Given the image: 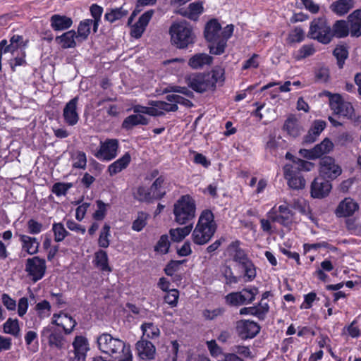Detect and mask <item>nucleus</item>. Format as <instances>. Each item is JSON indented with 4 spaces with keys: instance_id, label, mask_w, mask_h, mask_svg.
Here are the masks:
<instances>
[{
    "instance_id": "48",
    "label": "nucleus",
    "mask_w": 361,
    "mask_h": 361,
    "mask_svg": "<svg viewBox=\"0 0 361 361\" xmlns=\"http://www.w3.org/2000/svg\"><path fill=\"white\" fill-rule=\"evenodd\" d=\"M110 226L105 224L101 232L98 239V245L99 247L106 248L109 245V237L110 236Z\"/></svg>"
},
{
    "instance_id": "22",
    "label": "nucleus",
    "mask_w": 361,
    "mask_h": 361,
    "mask_svg": "<svg viewBox=\"0 0 361 361\" xmlns=\"http://www.w3.org/2000/svg\"><path fill=\"white\" fill-rule=\"evenodd\" d=\"M136 349L138 356L142 360H152L154 358L156 348L150 341L141 340L137 342Z\"/></svg>"
},
{
    "instance_id": "58",
    "label": "nucleus",
    "mask_w": 361,
    "mask_h": 361,
    "mask_svg": "<svg viewBox=\"0 0 361 361\" xmlns=\"http://www.w3.org/2000/svg\"><path fill=\"white\" fill-rule=\"evenodd\" d=\"M221 271L226 279V284L231 285L233 283H237L238 282V277L233 275L230 267L224 265L221 269Z\"/></svg>"
},
{
    "instance_id": "50",
    "label": "nucleus",
    "mask_w": 361,
    "mask_h": 361,
    "mask_svg": "<svg viewBox=\"0 0 361 361\" xmlns=\"http://www.w3.org/2000/svg\"><path fill=\"white\" fill-rule=\"evenodd\" d=\"M294 166V169L297 171L300 172V171H311L314 164L310 161L302 160L300 158L293 159V164H291Z\"/></svg>"
},
{
    "instance_id": "15",
    "label": "nucleus",
    "mask_w": 361,
    "mask_h": 361,
    "mask_svg": "<svg viewBox=\"0 0 361 361\" xmlns=\"http://www.w3.org/2000/svg\"><path fill=\"white\" fill-rule=\"evenodd\" d=\"M78 100V97H75L66 104L63 110L64 121L68 126H75L79 121V115L77 111Z\"/></svg>"
},
{
    "instance_id": "28",
    "label": "nucleus",
    "mask_w": 361,
    "mask_h": 361,
    "mask_svg": "<svg viewBox=\"0 0 361 361\" xmlns=\"http://www.w3.org/2000/svg\"><path fill=\"white\" fill-rule=\"evenodd\" d=\"M149 118L141 114H132L127 116L122 123V128L126 130H130L137 125H147Z\"/></svg>"
},
{
    "instance_id": "51",
    "label": "nucleus",
    "mask_w": 361,
    "mask_h": 361,
    "mask_svg": "<svg viewBox=\"0 0 361 361\" xmlns=\"http://www.w3.org/2000/svg\"><path fill=\"white\" fill-rule=\"evenodd\" d=\"M74 162L73 164V166L77 169H85L87 165V157L85 152L81 151L76 152L72 156Z\"/></svg>"
},
{
    "instance_id": "16",
    "label": "nucleus",
    "mask_w": 361,
    "mask_h": 361,
    "mask_svg": "<svg viewBox=\"0 0 361 361\" xmlns=\"http://www.w3.org/2000/svg\"><path fill=\"white\" fill-rule=\"evenodd\" d=\"M233 32V25H228L224 30L221 29L220 39L216 42V45L210 44L209 46V52L212 54L219 55L224 52L226 46V42L231 37Z\"/></svg>"
},
{
    "instance_id": "20",
    "label": "nucleus",
    "mask_w": 361,
    "mask_h": 361,
    "mask_svg": "<svg viewBox=\"0 0 361 361\" xmlns=\"http://www.w3.org/2000/svg\"><path fill=\"white\" fill-rule=\"evenodd\" d=\"M153 14L154 11L149 10L139 18L138 21L131 28L130 35L132 37L137 39L142 36Z\"/></svg>"
},
{
    "instance_id": "41",
    "label": "nucleus",
    "mask_w": 361,
    "mask_h": 361,
    "mask_svg": "<svg viewBox=\"0 0 361 361\" xmlns=\"http://www.w3.org/2000/svg\"><path fill=\"white\" fill-rule=\"evenodd\" d=\"M165 178L164 176H160L157 177L150 187V190L152 192L155 199L162 198L166 191L163 190V185L164 183Z\"/></svg>"
},
{
    "instance_id": "45",
    "label": "nucleus",
    "mask_w": 361,
    "mask_h": 361,
    "mask_svg": "<svg viewBox=\"0 0 361 361\" xmlns=\"http://www.w3.org/2000/svg\"><path fill=\"white\" fill-rule=\"evenodd\" d=\"M52 230L54 233V240L61 242L68 235V232L66 230L61 223H55L52 226Z\"/></svg>"
},
{
    "instance_id": "26",
    "label": "nucleus",
    "mask_w": 361,
    "mask_h": 361,
    "mask_svg": "<svg viewBox=\"0 0 361 361\" xmlns=\"http://www.w3.org/2000/svg\"><path fill=\"white\" fill-rule=\"evenodd\" d=\"M228 252L233 257V259L243 265L250 261L245 251L240 247V241L232 242L228 246Z\"/></svg>"
},
{
    "instance_id": "31",
    "label": "nucleus",
    "mask_w": 361,
    "mask_h": 361,
    "mask_svg": "<svg viewBox=\"0 0 361 361\" xmlns=\"http://www.w3.org/2000/svg\"><path fill=\"white\" fill-rule=\"evenodd\" d=\"M96 267L102 271L111 272V268L109 265L108 255L106 251L99 250L94 254Z\"/></svg>"
},
{
    "instance_id": "35",
    "label": "nucleus",
    "mask_w": 361,
    "mask_h": 361,
    "mask_svg": "<svg viewBox=\"0 0 361 361\" xmlns=\"http://www.w3.org/2000/svg\"><path fill=\"white\" fill-rule=\"evenodd\" d=\"M203 10L202 3L193 2L190 4L187 9L181 13L191 20H196L199 16L203 12Z\"/></svg>"
},
{
    "instance_id": "56",
    "label": "nucleus",
    "mask_w": 361,
    "mask_h": 361,
    "mask_svg": "<svg viewBox=\"0 0 361 361\" xmlns=\"http://www.w3.org/2000/svg\"><path fill=\"white\" fill-rule=\"evenodd\" d=\"M90 12L91 15L94 18V20H92L94 23L93 31L96 32L97 31L99 22L100 21V18L103 12V8L97 4H93L90 7Z\"/></svg>"
},
{
    "instance_id": "24",
    "label": "nucleus",
    "mask_w": 361,
    "mask_h": 361,
    "mask_svg": "<svg viewBox=\"0 0 361 361\" xmlns=\"http://www.w3.org/2000/svg\"><path fill=\"white\" fill-rule=\"evenodd\" d=\"M331 109L334 114L341 116L352 118L354 116V108L350 102L344 101L341 97L335 106H332Z\"/></svg>"
},
{
    "instance_id": "19",
    "label": "nucleus",
    "mask_w": 361,
    "mask_h": 361,
    "mask_svg": "<svg viewBox=\"0 0 361 361\" xmlns=\"http://www.w3.org/2000/svg\"><path fill=\"white\" fill-rule=\"evenodd\" d=\"M52 324L63 328L66 334H70L77 324L71 316L63 312L54 314L52 317Z\"/></svg>"
},
{
    "instance_id": "55",
    "label": "nucleus",
    "mask_w": 361,
    "mask_h": 361,
    "mask_svg": "<svg viewBox=\"0 0 361 361\" xmlns=\"http://www.w3.org/2000/svg\"><path fill=\"white\" fill-rule=\"evenodd\" d=\"M170 247V243L167 235H163L160 237L157 242L154 250L161 254H166L168 252Z\"/></svg>"
},
{
    "instance_id": "3",
    "label": "nucleus",
    "mask_w": 361,
    "mask_h": 361,
    "mask_svg": "<svg viewBox=\"0 0 361 361\" xmlns=\"http://www.w3.org/2000/svg\"><path fill=\"white\" fill-rule=\"evenodd\" d=\"M174 221L180 224H187L195 216L196 204L193 198L188 195L181 196L173 205Z\"/></svg>"
},
{
    "instance_id": "29",
    "label": "nucleus",
    "mask_w": 361,
    "mask_h": 361,
    "mask_svg": "<svg viewBox=\"0 0 361 361\" xmlns=\"http://www.w3.org/2000/svg\"><path fill=\"white\" fill-rule=\"evenodd\" d=\"M350 34L353 37L361 36V10H357L348 16Z\"/></svg>"
},
{
    "instance_id": "61",
    "label": "nucleus",
    "mask_w": 361,
    "mask_h": 361,
    "mask_svg": "<svg viewBox=\"0 0 361 361\" xmlns=\"http://www.w3.org/2000/svg\"><path fill=\"white\" fill-rule=\"evenodd\" d=\"M255 307V317L260 320H263L269 310V306L267 302L260 301V302Z\"/></svg>"
},
{
    "instance_id": "14",
    "label": "nucleus",
    "mask_w": 361,
    "mask_h": 361,
    "mask_svg": "<svg viewBox=\"0 0 361 361\" xmlns=\"http://www.w3.org/2000/svg\"><path fill=\"white\" fill-rule=\"evenodd\" d=\"M331 188L329 180L320 176L315 178L311 184V195L314 198H324L329 194Z\"/></svg>"
},
{
    "instance_id": "49",
    "label": "nucleus",
    "mask_w": 361,
    "mask_h": 361,
    "mask_svg": "<svg viewBox=\"0 0 361 361\" xmlns=\"http://www.w3.org/2000/svg\"><path fill=\"white\" fill-rule=\"evenodd\" d=\"M304 39V30L300 27H296L290 32L287 39L289 43H299L303 41Z\"/></svg>"
},
{
    "instance_id": "17",
    "label": "nucleus",
    "mask_w": 361,
    "mask_h": 361,
    "mask_svg": "<svg viewBox=\"0 0 361 361\" xmlns=\"http://www.w3.org/2000/svg\"><path fill=\"white\" fill-rule=\"evenodd\" d=\"M359 209V204L351 197H345L337 206L335 214L338 217L353 216Z\"/></svg>"
},
{
    "instance_id": "2",
    "label": "nucleus",
    "mask_w": 361,
    "mask_h": 361,
    "mask_svg": "<svg viewBox=\"0 0 361 361\" xmlns=\"http://www.w3.org/2000/svg\"><path fill=\"white\" fill-rule=\"evenodd\" d=\"M216 230V224L213 213L209 210L203 211L192 231V241L197 245H204L211 240Z\"/></svg>"
},
{
    "instance_id": "32",
    "label": "nucleus",
    "mask_w": 361,
    "mask_h": 361,
    "mask_svg": "<svg viewBox=\"0 0 361 361\" xmlns=\"http://www.w3.org/2000/svg\"><path fill=\"white\" fill-rule=\"evenodd\" d=\"M353 7V0H338L331 6L333 12L339 16L347 13Z\"/></svg>"
},
{
    "instance_id": "25",
    "label": "nucleus",
    "mask_w": 361,
    "mask_h": 361,
    "mask_svg": "<svg viewBox=\"0 0 361 361\" xmlns=\"http://www.w3.org/2000/svg\"><path fill=\"white\" fill-rule=\"evenodd\" d=\"M78 37L73 30L64 32L55 38V42L63 49L74 48L76 47Z\"/></svg>"
},
{
    "instance_id": "60",
    "label": "nucleus",
    "mask_w": 361,
    "mask_h": 361,
    "mask_svg": "<svg viewBox=\"0 0 361 361\" xmlns=\"http://www.w3.org/2000/svg\"><path fill=\"white\" fill-rule=\"evenodd\" d=\"M71 187L72 184L69 183H56L52 186L51 191L57 196L65 195Z\"/></svg>"
},
{
    "instance_id": "57",
    "label": "nucleus",
    "mask_w": 361,
    "mask_h": 361,
    "mask_svg": "<svg viewBox=\"0 0 361 361\" xmlns=\"http://www.w3.org/2000/svg\"><path fill=\"white\" fill-rule=\"evenodd\" d=\"M151 106H157L159 109L163 111L170 112V111H176L178 110V105L176 104H168L165 102L162 101H152L149 103Z\"/></svg>"
},
{
    "instance_id": "40",
    "label": "nucleus",
    "mask_w": 361,
    "mask_h": 361,
    "mask_svg": "<svg viewBox=\"0 0 361 361\" xmlns=\"http://www.w3.org/2000/svg\"><path fill=\"white\" fill-rule=\"evenodd\" d=\"M192 226L188 225L181 228H172L169 233L171 239L175 242H180L191 232Z\"/></svg>"
},
{
    "instance_id": "33",
    "label": "nucleus",
    "mask_w": 361,
    "mask_h": 361,
    "mask_svg": "<svg viewBox=\"0 0 361 361\" xmlns=\"http://www.w3.org/2000/svg\"><path fill=\"white\" fill-rule=\"evenodd\" d=\"M331 32L332 38L334 37L343 38L348 36L350 30L348 23L345 20H340L336 21V23L334 24Z\"/></svg>"
},
{
    "instance_id": "1",
    "label": "nucleus",
    "mask_w": 361,
    "mask_h": 361,
    "mask_svg": "<svg viewBox=\"0 0 361 361\" xmlns=\"http://www.w3.org/2000/svg\"><path fill=\"white\" fill-rule=\"evenodd\" d=\"M185 82L197 92L214 90L218 82L224 81V71L216 68L211 73H192L185 76Z\"/></svg>"
},
{
    "instance_id": "21",
    "label": "nucleus",
    "mask_w": 361,
    "mask_h": 361,
    "mask_svg": "<svg viewBox=\"0 0 361 361\" xmlns=\"http://www.w3.org/2000/svg\"><path fill=\"white\" fill-rule=\"evenodd\" d=\"M221 25L216 20H211L207 23L204 30V37L206 39L211 42V44L216 45V42L220 39Z\"/></svg>"
},
{
    "instance_id": "30",
    "label": "nucleus",
    "mask_w": 361,
    "mask_h": 361,
    "mask_svg": "<svg viewBox=\"0 0 361 361\" xmlns=\"http://www.w3.org/2000/svg\"><path fill=\"white\" fill-rule=\"evenodd\" d=\"M131 157L128 153H126L122 157L109 166L108 171L110 176H114L126 169L130 161Z\"/></svg>"
},
{
    "instance_id": "38",
    "label": "nucleus",
    "mask_w": 361,
    "mask_h": 361,
    "mask_svg": "<svg viewBox=\"0 0 361 361\" xmlns=\"http://www.w3.org/2000/svg\"><path fill=\"white\" fill-rule=\"evenodd\" d=\"M133 195L135 199L140 202H150L155 199L150 188H147L144 186H138L135 188L133 192Z\"/></svg>"
},
{
    "instance_id": "44",
    "label": "nucleus",
    "mask_w": 361,
    "mask_h": 361,
    "mask_svg": "<svg viewBox=\"0 0 361 361\" xmlns=\"http://www.w3.org/2000/svg\"><path fill=\"white\" fill-rule=\"evenodd\" d=\"M128 11L126 9H124L123 6L120 8H116L111 9L109 12H107L104 18L106 20L110 23H114V21L122 18L128 14Z\"/></svg>"
},
{
    "instance_id": "63",
    "label": "nucleus",
    "mask_w": 361,
    "mask_h": 361,
    "mask_svg": "<svg viewBox=\"0 0 361 361\" xmlns=\"http://www.w3.org/2000/svg\"><path fill=\"white\" fill-rule=\"evenodd\" d=\"M165 92H177L183 94L188 97H192L193 93L185 87H180L177 85L168 86L165 90Z\"/></svg>"
},
{
    "instance_id": "43",
    "label": "nucleus",
    "mask_w": 361,
    "mask_h": 361,
    "mask_svg": "<svg viewBox=\"0 0 361 361\" xmlns=\"http://www.w3.org/2000/svg\"><path fill=\"white\" fill-rule=\"evenodd\" d=\"M284 128L287 130L289 135L293 137H297L300 133V127L295 118H288L284 124Z\"/></svg>"
},
{
    "instance_id": "23",
    "label": "nucleus",
    "mask_w": 361,
    "mask_h": 361,
    "mask_svg": "<svg viewBox=\"0 0 361 361\" xmlns=\"http://www.w3.org/2000/svg\"><path fill=\"white\" fill-rule=\"evenodd\" d=\"M18 236L23 250L29 255H35L38 252L39 242L36 238L25 234H19Z\"/></svg>"
},
{
    "instance_id": "59",
    "label": "nucleus",
    "mask_w": 361,
    "mask_h": 361,
    "mask_svg": "<svg viewBox=\"0 0 361 361\" xmlns=\"http://www.w3.org/2000/svg\"><path fill=\"white\" fill-rule=\"evenodd\" d=\"M225 312L224 307H217L213 310L206 309L202 312V315L207 320H213L223 315Z\"/></svg>"
},
{
    "instance_id": "39",
    "label": "nucleus",
    "mask_w": 361,
    "mask_h": 361,
    "mask_svg": "<svg viewBox=\"0 0 361 361\" xmlns=\"http://www.w3.org/2000/svg\"><path fill=\"white\" fill-rule=\"evenodd\" d=\"M3 330L5 334L15 337L20 336V329L17 319L8 318L3 324Z\"/></svg>"
},
{
    "instance_id": "64",
    "label": "nucleus",
    "mask_w": 361,
    "mask_h": 361,
    "mask_svg": "<svg viewBox=\"0 0 361 361\" xmlns=\"http://www.w3.org/2000/svg\"><path fill=\"white\" fill-rule=\"evenodd\" d=\"M27 231L30 234L35 235L39 233L42 231L43 226L41 223L30 219L27 221Z\"/></svg>"
},
{
    "instance_id": "54",
    "label": "nucleus",
    "mask_w": 361,
    "mask_h": 361,
    "mask_svg": "<svg viewBox=\"0 0 361 361\" xmlns=\"http://www.w3.org/2000/svg\"><path fill=\"white\" fill-rule=\"evenodd\" d=\"M225 299L226 303L232 306H240L245 305L240 291L228 294Z\"/></svg>"
},
{
    "instance_id": "36",
    "label": "nucleus",
    "mask_w": 361,
    "mask_h": 361,
    "mask_svg": "<svg viewBox=\"0 0 361 361\" xmlns=\"http://www.w3.org/2000/svg\"><path fill=\"white\" fill-rule=\"evenodd\" d=\"M333 148V142L329 138L324 139L322 142L315 145L312 148L315 159L319 158L322 155L329 153Z\"/></svg>"
},
{
    "instance_id": "5",
    "label": "nucleus",
    "mask_w": 361,
    "mask_h": 361,
    "mask_svg": "<svg viewBox=\"0 0 361 361\" xmlns=\"http://www.w3.org/2000/svg\"><path fill=\"white\" fill-rule=\"evenodd\" d=\"M307 37L324 44H329L332 39V32L326 20L322 18L314 19L310 23Z\"/></svg>"
},
{
    "instance_id": "6",
    "label": "nucleus",
    "mask_w": 361,
    "mask_h": 361,
    "mask_svg": "<svg viewBox=\"0 0 361 361\" xmlns=\"http://www.w3.org/2000/svg\"><path fill=\"white\" fill-rule=\"evenodd\" d=\"M99 349L111 356L117 355L125 349L126 344L121 339L114 338L109 334L100 335L97 340Z\"/></svg>"
},
{
    "instance_id": "47",
    "label": "nucleus",
    "mask_w": 361,
    "mask_h": 361,
    "mask_svg": "<svg viewBox=\"0 0 361 361\" xmlns=\"http://www.w3.org/2000/svg\"><path fill=\"white\" fill-rule=\"evenodd\" d=\"M147 214L145 212H139L137 218L133 222L132 229L137 232L142 231L147 224Z\"/></svg>"
},
{
    "instance_id": "42",
    "label": "nucleus",
    "mask_w": 361,
    "mask_h": 361,
    "mask_svg": "<svg viewBox=\"0 0 361 361\" xmlns=\"http://www.w3.org/2000/svg\"><path fill=\"white\" fill-rule=\"evenodd\" d=\"M141 329L143 335L146 336L148 338H156L160 334L159 329L152 322L143 323L141 325Z\"/></svg>"
},
{
    "instance_id": "62",
    "label": "nucleus",
    "mask_w": 361,
    "mask_h": 361,
    "mask_svg": "<svg viewBox=\"0 0 361 361\" xmlns=\"http://www.w3.org/2000/svg\"><path fill=\"white\" fill-rule=\"evenodd\" d=\"M179 293L176 289L170 290L164 296V301L171 307H176L178 304Z\"/></svg>"
},
{
    "instance_id": "9",
    "label": "nucleus",
    "mask_w": 361,
    "mask_h": 361,
    "mask_svg": "<svg viewBox=\"0 0 361 361\" xmlns=\"http://www.w3.org/2000/svg\"><path fill=\"white\" fill-rule=\"evenodd\" d=\"M267 216L272 222H277L285 227H289L293 222V214L286 205H280L278 209L273 207L267 212Z\"/></svg>"
},
{
    "instance_id": "4",
    "label": "nucleus",
    "mask_w": 361,
    "mask_h": 361,
    "mask_svg": "<svg viewBox=\"0 0 361 361\" xmlns=\"http://www.w3.org/2000/svg\"><path fill=\"white\" fill-rule=\"evenodd\" d=\"M171 42L177 48L185 49L195 42V35L186 22L173 23L169 30Z\"/></svg>"
},
{
    "instance_id": "34",
    "label": "nucleus",
    "mask_w": 361,
    "mask_h": 361,
    "mask_svg": "<svg viewBox=\"0 0 361 361\" xmlns=\"http://www.w3.org/2000/svg\"><path fill=\"white\" fill-rule=\"evenodd\" d=\"M92 25H94V23L92 19H85L80 23L76 32L78 42H82L87 39Z\"/></svg>"
},
{
    "instance_id": "46",
    "label": "nucleus",
    "mask_w": 361,
    "mask_h": 361,
    "mask_svg": "<svg viewBox=\"0 0 361 361\" xmlns=\"http://www.w3.org/2000/svg\"><path fill=\"white\" fill-rule=\"evenodd\" d=\"M315 49L311 44H305L294 54V58L299 61L314 54Z\"/></svg>"
},
{
    "instance_id": "12",
    "label": "nucleus",
    "mask_w": 361,
    "mask_h": 361,
    "mask_svg": "<svg viewBox=\"0 0 361 361\" xmlns=\"http://www.w3.org/2000/svg\"><path fill=\"white\" fill-rule=\"evenodd\" d=\"M284 178L288 182L290 188L295 190H300L305 188L306 182L300 172L294 169L290 164H286L283 167Z\"/></svg>"
},
{
    "instance_id": "18",
    "label": "nucleus",
    "mask_w": 361,
    "mask_h": 361,
    "mask_svg": "<svg viewBox=\"0 0 361 361\" xmlns=\"http://www.w3.org/2000/svg\"><path fill=\"white\" fill-rule=\"evenodd\" d=\"M73 346L74 356H71V361H85L89 350L87 338L82 336H77L73 341Z\"/></svg>"
},
{
    "instance_id": "52",
    "label": "nucleus",
    "mask_w": 361,
    "mask_h": 361,
    "mask_svg": "<svg viewBox=\"0 0 361 361\" xmlns=\"http://www.w3.org/2000/svg\"><path fill=\"white\" fill-rule=\"evenodd\" d=\"M348 50L343 46H338L334 50V55L338 61V66L340 68H343L345 60L348 57Z\"/></svg>"
},
{
    "instance_id": "8",
    "label": "nucleus",
    "mask_w": 361,
    "mask_h": 361,
    "mask_svg": "<svg viewBox=\"0 0 361 361\" xmlns=\"http://www.w3.org/2000/svg\"><path fill=\"white\" fill-rule=\"evenodd\" d=\"M342 173L341 167L331 157H324L319 161V176L328 180L336 179Z\"/></svg>"
},
{
    "instance_id": "10",
    "label": "nucleus",
    "mask_w": 361,
    "mask_h": 361,
    "mask_svg": "<svg viewBox=\"0 0 361 361\" xmlns=\"http://www.w3.org/2000/svg\"><path fill=\"white\" fill-rule=\"evenodd\" d=\"M41 336L47 341L49 345L51 348L61 350L64 348L66 344V338L61 332L51 326L43 328Z\"/></svg>"
},
{
    "instance_id": "37",
    "label": "nucleus",
    "mask_w": 361,
    "mask_h": 361,
    "mask_svg": "<svg viewBox=\"0 0 361 361\" xmlns=\"http://www.w3.org/2000/svg\"><path fill=\"white\" fill-rule=\"evenodd\" d=\"M212 62V57L207 54H197L189 60V65L193 68H198L204 65H209Z\"/></svg>"
},
{
    "instance_id": "7",
    "label": "nucleus",
    "mask_w": 361,
    "mask_h": 361,
    "mask_svg": "<svg viewBox=\"0 0 361 361\" xmlns=\"http://www.w3.org/2000/svg\"><path fill=\"white\" fill-rule=\"evenodd\" d=\"M47 266L44 259L39 257L28 258L25 263V271L32 282L36 283L44 276Z\"/></svg>"
},
{
    "instance_id": "27",
    "label": "nucleus",
    "mask_w": 361,
    "mask_h": 361,
    "mask_svg": "<svg viewBox=\"0 0 361 361\" xmlns=\"http://www.w3.org/2000/svg\"><path fill=\"white\" fill-rule=\"evenodd\" d=\"M51 27L55 31H62L70 28L73 24L71 18L59 14L53 15L50 18Z\"/></svg>"
},
{
    "instance_id": "11",
    "label": "nucleus",
    "mask_w": 361,
    "mask_h": 361,
    "mask_svg": "<svg viewBox=\"0 0 361 361\" xmlns=\"http://www.w3.org/2000/svg\"><path fill=\"white\" fill-rule=\"evenodd\" d=\"M118 142L116 139H109L100 142L99 149L94 154V156L103 161H110L117 155Z\"/></svg>"
},
{
    "instance_id": "13",
    "label": "nucleus",
    "mask_w": 361,
    "mask_h": 361,
    "mask_svg": "<svg viewBox=\"0 0 361 361\" xmlns=\"http://www.w3.org/2000/svg\"><path fill=\"white\" fill-rule=\"evenodd\" d=\"M259 331L260 326L255 322L240 320L236 322L237 334L243 340L254 338Z\"/></svg>"
},
{
    "instance_id": "53",
    "label": "nucleus",
    "mask_w": 361,
    "mask_h": 361,
    "mask_svg": "<svg viewBox=\"0 0 361 361\" xmlns=\"http://www.w3.org/2000/svg\"><path fill=\"white\" fill-rule=\"evenodd\" d=\"M245 304L252 303L258 293V289L255 287L244 288L240 291Z\"/></svg>"
}]
</instances>
